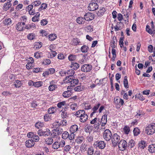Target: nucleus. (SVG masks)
I'll list each match as a JSON object with an SVG mask.
<instances>
[{"mask_svg": "<svg viewBox=\"0 0 155 155\" xmlns=\"http://www.w3.org/2000/svg\"><path fill=\"white\" fill-rule=\"evenodd\" d=\"M146 132L148 135H151L153 134L155 132V124L152 123L149 124L145 129Z\"/></svg>", "mask_w": 155, "mask_h": 155, "instance_id": "1", "label": "nucleus"}, {"mask_svg": "<svg viewBox=\"0 0 155 155\" xmlns=\"http://www.w3.org/2000/svg\"><path fill=\"white\" fill-rule=\"evenodd\" d=\"M111 141L114 146H116L117 144L120 142L121 140L119 135L117 134H114L112 136L111 138Z\"/></svg>", "mask_w": 155, "mask_h": 155, "instance_id": "2", "label": "nucleus"}, {"mask_svg": "<svg viewBox=\"0 0 155 155\" xmlns=\"http://www.w3.org/2000/svg\"><path fill=\"white\" fill-rule=\"evenodd\" d=\"M69 77H66L64 79V82L65 83H70L72 86H74L75 85H77L79 82V80L77 79H74V77L71 78H69Z\"/></svg>", "mask_w": 155, "mask_h": 155, "instance_id": "3", "label": "nucleus"}, {"mask_svg": "<svg viewBox=\"0 0 155 155\" xmlns=\"http://www.w3.org/2000/svg\"><path fill=\"white\" fill-rule=\"evenodd\" d=\"M63 132V130L61 128H57L52 130L51 134V137L52 138H57L58 136L61 134Z\"/></svg>", "mask_w": 155, "mask_h": 155, "instance_id": "4", "label": "nucleus"}, {"mask_svg": "<svg viewBox=\"0 0 155 155\" xmlns=\"http://www.w3.org/2000/svg\"><path fill=\"white\" fill-rule=\"evenodd\" d=\"M119 149L121 151H123L125 150L127 147V143L125 140L122 139L117 145Z\"/></svg>", "mask_w": 155, "mask_h": 155, "instance_id": "5", "label": "nucleus"}, {"mask_svg": "<svg viewBox=\"0 0 155 155\" xmlns=\"http://www.w3.org/2000/svg\"><path fill=\"white\" fill-rule=\"evenodd\" d=\"M75 134L73 133H71L69 134L66 131H64L62 135V138L64 140L68 139L70 140L73 139L74 137Z\"/></svg>", "mask_w": 155, "mask_h": 155, "instance_id": "6", "label": "nucleus"}, {"mask_svg": "<svg viewBox=\"0 0 155 155\" xmlns=\"http://www.w3.org/2000/svg\"><path fill=\"white\" fill-rule=\"evenodd\" d=\"M38 134L40 136H48L51 134V131L48 128L44 130H39L38 131Z\"/></svg>", "mask_w": 155, "mask_h": 155, "instance_id": "7", "label": "nucleus"}, {"mask_svg": "<svg viewBox=\"0 0 155 155\" xmlns=\"http://www.w3.org/2000/svg\"><path fill=\"white\" fill-rule=\"evenodd\" d=\"M112 134L110 130L106 129L104 132L103 137L106 141H109L111 139Z\"/></svg>", "mask_w": 155, "mask_h": 155, "instance_id": "8", "label": "nucleus"}, {"mask_svg": "<svg viewBox=\"0 0 155 155\" xmlns=\"http://www.w3.org/2000/svg\"><path fill=\"white\" fill-rule=\"evenodd\" d=\"M92 69V67L91 64H87L83 65L81 67V71L84 72L90 71Z\"/></svg>", "mask_w": 155, "mask_h": 155, "instance_id": "9", "label": "nucleus"}, {"mask_svg": "<svg viewBox=\"0 0 155 155\" xmlns=\"http://www.w3.org/2000/svg\"><path fill=\"white\" fill-rule=\"evenodd\" d=\"M98 5L97 3L91 2L88 7V9L90 11H94L98 9Z\"/></svg>", "mask_w": 155, "mask_h": 155, "instance_id": "10", "label": "nucleus"}, {"mask_svg": "<svg viewBox=\"0 0 155 155\" xmlns=\"http://www.w3.org/2000/svg\"><path fill=\"white\" fill-rule=\"evenodd\" d=\"M94 16L93 14L91 13H87L84 15V18L87 21H90L94 18Z\"/></svg>", "mask_w": 155, "mask_h": 155, "instance_id": "11", "label": "nucleus"}, {"mask_svg": "<svg viewBox=\"0 0 155 155\" xmlns=\"http://www.w3.org/2000/svg\"><path fill=\"white\" fill-rule=\"evenodd\" d=\"M94 145L97 147H98L100 149H103L105 147V143L102 141H97L94 143Z\"/></svg>", "mask_w": 155, "mask_h": 155, "instance_id": "12", "label": "nucleus"}, {"mask_svg": "<svg viewBox=\"0 0 155 155\" xmlns=\"http://www.w3.org/2000/svg\"><path fill=\"white\" fill-rule=\"evenodd\" d=\"M35 144V142L32 139L27 140L25 143L26 146L28 148L31 147Z\"/></svg>", "mask_w": 155, "mask_h": 155, "instance_id": "13", "label": "nucleus"}, {"mask_svg": "<svg viewBox=\"0 0 155 155\" xmlns=\"http://www.w3.org/2000/svg\"><path fill=\"white\" fill-rule=\"evenodd\" d=\"M79 120L82 123H84L86 121L88 118L87 115L85 113L79 117Z\"/></svg>", "mask_w": 155, "mask_h": 155, "instance_id": "14", "label": "nucleus"}, {"mask_svg": "<svg viewBox=\"0 0 155 155\" xmlns=\"http://www.w3.org/2000/svg\"><path fill=\"white\" fill-rule=\"evenodd\" d=\"M107 122V115L105 114L102 116L101 120V126H104Z\"/></svg>", "mask_w": 155, "mask_h": 155, "instance_id": "15", "label": "nucleus"}, {"mask_svg": "<svg viewBox=\"0 0 155 155\" xmlns=\"http://www.w3.org/2000/svg\"><path fill=\"white\" fill-rule=\"evenodd\" d=\"M89 48L88 46L83 45L81 47V51L83 53H86L89 50Z\"/></svg>", "mask_w": 155, "mask_h": 155, "instance_id": "16", "label": "nucleus"}, {"mask_svg": "<svg viewBox=\"0 0 155 155\" xmlns=\"http://www.w3.org/2000/svg\"><path fill=\"white\" fill-rule=\"evenodd\" d=\"M72 94L71 92L69 90H68L64 92L62 94L64 97L68 98L70 97Z\"/></svg>", "mask_w": 155, "mask_h": 155, "instance_id": "17", "label": "nucleus"}, {"mask_svg": "<svg viewBox=\"0 0 155 155\" xmlns=\"http://www.w3.org/2000/svg\"><path fill=\"white\" fill-rule=\"evenodd\" d=\"M85 113V112L84 110H79L76 112L75 115L77 117H79L81 116L84 114Z\"/></svg>", "mask_w": 155, "mask_h": 155, "instance_id": "18", "label": "nucleus"}, {"mask_svg": "<svg viewBox=\"0 0 155 155\" xmlns=\"http://www.w3.org/2000/svg\"><path fill=\"white\" fill-rule=\"evenodd\" d=\"M85 113V112L84 110H79L76 112L75 115L77 117H79L81 116L84 114Z\"/></svg>", "mask_w": 155, "mask_h": 155, "instance_id": "19", "label": "nucleus"}, {"mask_svg": "<svg viewBox=\"0 0 155 155\" xmlns=\"http://www.w3.org/2000/svg\"><path fill=\"white\" fill-rule=\"evenodd\" d=\"M145 142L143 140H141L138 144V147L141 149H144L146 147Z\"/></svg>", "mask_w": 155, "mask_h": 155, "instance_id": "20", "label": "nucleus"}, {"mask_svg": "<svg viewBox=\"0 0 155 155\" xmlns=\"http://www.w3.org/2000/svg\"><path fill=\"white\" fill-rule=\"evenodd\" d=\"M12 6V4L10 2H7L5 3L3 7V9L5 11L8 10Z\"/></svg>", "mask_w": 155, "mask_h": 155, "instance_id": "21", "label": "nucleus"}, {"mask_svg": "<svg viewBox=\"0 0 155 155\" xmlns=\"http://www.w3.org/2000/svg\"><path fill=\"white\" fill-rule=\"evenodd\" d=\"M74 73V71L73 70H69L67 71V75H68L66 77H69V78H72L73 77V76Z\"/></svg>", "mask_w": 155, "mask_h": 155, "instance_id": "22", "label": "nucleus"}, {"mask_svg": "<svg viewBox=\"0 0 155 155\" xmlns=\"http://www.w3.org/2000/svg\"><path fill=\"white\" fill-rule=\"evenodd\" d=\"M78 130V127L76 125H72L71 127V133H73L74 134V133L77 131Z\"/></svg>", "mask_w": 155, "mask_h": 155, "instance_id": "23", "label": "nucleus"}, {"mask_svg": "<svg viewBox=\"0 0 155 155\" xmlns=\"http://www.w3.org/2000/svg\"><path fill=\"white\" fill-rule=\"evenodd\" d=\"M16 28L19 31H21L23 30L24 27L21 24V23L18 22L16 25Z\"/></svg>", "mask_w": 155, "mask_h": 155, "instance_id": "24", "label": "nucleus"}, {"mask_svg": "<svg viewBox=\"0 0 155 155\" xmlns=\"http://www.w3.org/2000/svg\"><path fill=\"white\" fill-rule=\"evenodd\" d=\"M84 18L81 17H78L77 19V22L79 24H84L85 22Z\"/></svg>", "mask_w": 155, "mask_h": 155, "instance_id": "25", "label": "nucleus"}, {"mask_svg": "<svg viewBox=\"0 0 155 155\" xmlns=\"http://www.w3.org/2000/svg\"><path fill=\"white\" fill-rule=\"evenodd\" d=\"M123 82L124 87L126 88H128L129 86L127 76H124Z\"/></svg>", "mask_w": 155, "mask_h": 155, "instance_id": "26", "label": "nucleus"}, {"mask_svg": "<svg viewBox=\"0 0 155 155\" xmlns=\"http://www.w3.org/2000/svg\"><path fill=\"white\" fill-rule=\"evenodd\" d=\"M149 150L151 153H153L155 152V144H153L150 145L149 147Z\"/></svg>", "mask_w": 155, "mask_h": 155, "instance_id": "27", "label": "nucleus"}, {"mask_svg": "<svg viewBox=\"0 0 155 155\" xmlns=\"http://www.w3.org/2000/svg\"><path fill=\"white\" fill-rule=\"evenodd\" d=\"M60 145L59 142L56 141L53 144L52 147L54 149H57L60 147Z\"/></svg>", "mask_w": 155, "mask_h": 155, "instance_id": "28", "label": "nucleus"}, {"mask_svg": "<svg viewBox=\"0 0 155 155\" xmlns=\"http://www.w3.org/2000/svg\"><path fill=\"white\" fill-rule=\"evenodd\" d=\"M52 137H49L47 138L45 140V141L46 143L48 145H51L53 142V139Z\"/></svg>", "mask_w": 155, "mask_h": 155, "instance_id": "29", "label": "nucleus"}, {"mask_svg": "<svg viewBox=\"0 0 155 155\" xmlns=\"http://www.w3.org/2000/svg\"><path fill=\"white\" fill-rule=\"evenodd\" d=\"M124 131V133L126 134H129L130 129L129 127L127 126H125L123 128Z\"/></svg>", "mask_w": 155, "mask_h": 155, "instance_id": "30", "label": "nucleus"}, {"mask_svg": "<svg viewBox=\"0 0 155 155\" xmlns=\"http://www.w3.org/2000/svg\"><path fill=\"white\" fill-rule=\"evenodd\" d=\"M14 85L16 87H19L22 85L21 82L19 80H16L14 82Z\"/></svg>", "mask_w": 155, "mask_h": 155, "instance_id": "31", "label": "nucleus"}, {"mask_svg": "<svg viewBox=\"0 0 155 155\" xmlns=\"http://www.w3.org/2000/svg\"><path fill=\"white\" fill-rule=\"evenodd\" d=\"M135 142L134 141V140H131L129 142L127 146L129 147L131 149L135 146Z\"/></svg>", "mask_w": 155, "mask_h": 155, "instance_id": "32", "label": "nucleus"}, {"mask_svg": "<svg viewBox=\"0 0 155 155\" xmlns=\"http://www.w3.org/2000/svg\"><path fill=\"white\" fill-rule=\"evenodd\" d=\"M68 58L70 61H74L76 59V55L71 54L68 56Z\"/></svg>", "mask_w": 155, "mask_h": 155, "instance_id": "33", "label": "nucleus"}, {"mask_svg": "<svg viewBox=\"0 0 155 155\" xmlns=\"http://www.w3.org/2000/svg\"><path fill=\"white\" fill-rule=\"evenodd\" d=\"M71 65V67H73L74 69L75 70H77L79 67V64L76 62L72 63Z\"/></svg>", "mask_w": 155, "mask_h": 155, "instance_id": "34", "label": "nucleus"}, {"mask_svg": "<svg viewBox=\"0 0 155 155\" xmlns=\"http://www.w3.org/2000/svg\"><path fill=\"white\" fill-rule=\"evenodd\" d=\"M94 150L93 147H91L88 148L87 150V154L88 155H92L94 153Z\"/></svg>", "mask_w": 155, "mask_h": 155, "instance_id": "35", "label": "nucleus"}, {"mask_svg": "<svg viewBox=\"0 0 155 155\" xmlns=\"http://www.w3.org/2000/svg\"><path fill=\"white\" fill-rule=\"evenodd\" d=\"M35 37V34L33 33L29 34L27 36L28 39L30 40H33L34 39Z\"/></svg>", "mask_w": 155, "mask_h": 155, "instance_id": "36", "label": "nucleus"}, {"mask_svg": "<svg viewBox=\"0 0 155 155\" xmlns=\"http://www.w3.org/2000/svg\"><path fill=\"white\" fill-rule=\"evenodd\" d=\"M134 136H137L140 133V130L137 127L135 128L133 131Z\"/></svg>", "mask_w": 155, "mask_h": 155, "instance_id": "37", "label": "nucleus"}, {"mask_svg": "<svg viewBox=\"0 0 155 155\" xmlns=\"http://www.w3.org/2000/svg\"><path fill=\"white\" fill-rule=\"evenodd\" d=\"M83 90V86L81 85L77 86L75 87L74 90L76 91H81Z\"/></svg>", "mask_w": 155, "mask_h": 155, "instance_id": "38", "label": "nucleus"}, {"mask_svg": "<svg viewBox=\"0 0 155 155\" xmlns=\"http://www.w3.org/2000/svg\"><path fill=\"white\" fill-rule=\"evenodd\" d=\"M44 125V124L43 123L38 122H37L35 124V127L38 129H39L40 127H42Z\"/></svg>", "mask_w": 155, "mask_h": 155, "instance_id": "39", "label": "nucleus"}, {"mask_svg": "<svg viewBox=\"0 0 155 155\" xmlns=\"http://www.w3.org/2000/svg\"><path fill=\"white\" fill-rule=\"evenodd\" d=\"M56 107H51L48 110V113L49 114H52L54 113Z\"/></svg>", "mask_w": 155, "mask_h": 155, "instance_id": "40", "label": "nucleus"}, {"mask_svg": "<svg viewBox=\"0 0 155 155\" xmlns=\"http://www.w3.org/2000/svg\"><path fill=\"white\" fill-rule=\"evenodd\" d=\"M80 42V41L78 38H74L72 42V45H77Z\"/></svg>", "mask_w": 155, "mask_h": 155, "instance_id": "41", "label": "nucleus"}, {"mask_svg": "<svg viewBox=\"0 0 155 155\" xmlns=\"http://www.w3.org/2000/svg\"><path fill=\"white\" fill-rule=\"evenodd\" d=\"M60 126V124L58 121H55L53 124V126L54 127L56 128V129L59 128V127Z\"/></svg>", "mask_w": 155, "mask_h": 155, "instance_id": "42", "label": "nucleus"}, {"mask_svg": "<svg viewBox=\"0 0 155 155\" xmlns=\"http://www.w3.org/2000/svg\"><path fill=\"white\" fill-rule=\"evenodd\" d=\"M42 82L41 81L35 82L34 86L36 87H38L41 86L42 85Z\"/></svg>", "mask_w": 155, "mask_h": 155, "instance_id": "43", "label": "nucleus"}, {"mask_svg": "<svg viewBox=\"0 0 155 155\" xmlns=\"http://www.w3.org/2000/svg\"><path fill=\"white\" fill-rule=\"evenodd\" d=\"M70 108L72 110H76L78 108V105L77 104H72L70 106Z\"/></svg>", "mask_w": 155, "mask_h": 155, "instance_id": "44", "label": "nucleus"}, {"mask_svg": "<svg viewBox=\"0 0 155 155\" xmlns=\"http://www.w3.org/2000/svg\"><path fill=\"white\" fill-rule=\"evenodd\" d=\"M120 98L116 99L115 98H114V103L117 105V107H118L119 108L120 107V104H119L120 103Z\"/></svg>", "mask_w": 155, "mask_h": 155, "instance_id": "45", "label": "nucleus"}, {"mask_svg": "<svg viewBox=\"0 0 155 155\" xmlns=\"http://www.w3.org/2000/svg\"><path fill=\"white\" fill-rule=\"evenodd\" d=\"M66 101H65L59 102L57 104V106L59 108H61L63 106H64L66 104Z\"/></svg>", "mask_w": 155, "mask_h": 155, "instance_id": "46", "label": "nucleus"}, {"mask_svg": "<svg viewBox=\"0 0 155 155\" xmlns=\"http://www.w3.org/2000/svg\"><path fill=\"white\" fill-rule=\"evenodd\" d=\"M100 122L99 119L97 118H94L93 120L91 121L90 123L91 124H95L96 123Z\"/></svg>", "mask_w": 155, "mask_h": 155, "instance_id": "47", "label": "nucleus"}, {"mask_svg": "<svg viewBox=\"0 0 155 155\" xmlns=\"http://www.w3.org/2000/svg\"><path fill=\"white\" fill-rule=\"evenodd\" d=\"M49 40L51 41L54 40L56 38V36L55 34H52L49 36Z\"/></svg>", "mask_w": 155, "mask_h": 155, "instance_id": "48", "label": "nucleus"}, {"mask_svg": "<svg viewBox=\"0 0 155 155\" xmlns=\"http://www.w3.org/2000/svg\"><path fill=\"white\" fill-rule=\"evenodd\" d=\"M100 105L101 104L100 103H98L97 104H96L92 109V110H93V111L96 113V111L97 110Z\"/></svg>", "mask_w": 155, "mask_h": 155, "instance_id": "49", "label": "nucleus"}, {"mask_svg": "<svg viewBox=\"0 0 155 155\" xmlns=\"http://www.w3.org/2000/svg\"><path fill=\"white\" fill-rule=\"evenodd\" d=\"M47 7V5L45 3H43L41 4L40 7L38 9V11H40L42 10V8H43V9H45Z\"/></svg>", "mask_w": 155, "mask_h": 155, "instance_id": "50", "label": "nucleus"}, {"mask_svg": "<svg viewBox=\"0 0 155 155\" xmlns=\"http://www.w3.org/2000/svg\"><path fill=\"white\" fill-rule=\"evenodd\" d=\"M51 63V61L49 59H44L42 62V64L45 65H49Z\"/></svg>", "mask_w": 155, "mask_h": 155, "instance_id": "51", "label": "nucleus"}, {"mask_svg": "<svg viewBox=\"0 0 155 155\" xmlns=\"http://www.w3.org/2000/svg\"><path fill=\"white\" fill-rule=\"evenodd\" d=\"M149 25H147L146 27V30L149 33L152 34L153 33V31L150 28Z\"/></svg>", "mask_w": 155, "mask_h": 155, "instance_id": "52", "label": "nucleus"}, {"mask_svg": "<svg viewBox=\"0 0 155 155\" xmlns=\"http://www.w3.org/2000/svg\"><path fill=\"white\" fill-rule=\"evenodd\" d=\"M57 88V85H51L49 86L48 89L50 91H53L55 88Z\"/></svg>", "mask_w": 155, "mask_h": 155, "instance_id": "53", "label": "nucleus"}, {"mask_svg": "<svg viewBox=\"0 0 155 155\" xmlns=\"http://www.w3.org/2000/svg\"><path fill=\"white\" fill-rule=\"evenodd\" d=\"M106 10L105 8H104V7H102L101 8L100 10L98 11V13L99 14V15L100 14L101 15H103L104 14V13L105 12Z\"/></svg>", "mask_w": 155, "mask_h": 155, "instance_id": "54", "label": "nucleus"}, {"mask_svg": "<svg viewBox=\"0 0 155 155\" xmlns=\"http://www.w3.org/2000/svg\"><path fill=\"white\" fill-rule=\"evenodd\" d=\"M71 148V147L70 145H66L64 147V151L65 152H68L69 151Z\"/></svg>", "mask_w": 155, "mask_h": 155, "instance_id": "55", "label": "nucleus"}, {"mask_svg": "<svg viewBox=\"0 0 155 155\" xmlns=\"http://www.w3.org/2000/svg\"><path fill=\"white\" fill-rule=\"evenodd\" d=\"M11 20L10 18L6 19L4 21V23L5 25H10L11 24Z\"/></svg>", "mask_w": 155, "mask_h": 155, "instance_id": "56", "label": "nucleus"}, {"mask_svg": "<svg viewBox=\"0 0 155 155\" xmlns=\"http://www.w3.org/2000/svg\"><path fill=\"white\" fill-rule=\"evenodd\" d=\"M93 27L91 25H88L87 27V31L89 32H92L93 31Z\"/></svg>", "mask_w": 155, "mask_h": 155, "instance_id": "57", "label": "nucleus"}, {"mask_svg": "<svg viewBox=\"0 0 155 155\" xmlns=\"http://www.w3.org/2000/svg\"><path fill=\"white\" fill-rule=\"evenodd\" d=\"M136 97H137L141 101H143L145 99L144 97L140 94H139L137 95H136Z\"/></svg>", "mask_w": 155, "mask_h": 155, "instance_id": "58", "label": "nucleus"}, {"mask_svg": "<svg viewBox=\"0 0 155 155\" xmlns=\"http://www.w3.org/2000/svg\"><path fill=\"white\" fill-rule=\"evenodd\" d=\"M42 69L41 68H35L33 70V72L36 73L38 72L42 71Z\"/></svg>", "mask_w": 155, "mask_h": 155, "instance_id": "59", "label": "nucleus"}, {"mask_svg": "<svg viewBox=\"0 0 155 155\" xmlns=\"http://www.w3.org/2000/svg\"><path fill=\"white\" fill-rule=\"evenodd\" d=\"M91 127L89 126H86L84 128L85 131L87 133L90 132V131L91 130Z\"/></svg>", "mask_w": 155, "mask_h": 155, "instance_id": "60", "label": "nucleus"}, {"mask_svg": "<svg viewBox=\"0 0 155 155\" xmlns=\"http://www.w3.org/2000/svg\"><path fill=\"white\" fill-rule=\"evenodd\" d=\"M33 5H34L35 6H38L41 4V2L39 1H36L33 2Z\"/></svg>", "mask_w": 155, "mask_h": 155, "instance_id": "61", "label": "nucleus"}, {"mask_svg": "<svg viewBox=\"0 0 155 155\" xmlns=\"http://www.w3.org/2000/svg\"><path fill=\"white\" fill-rule=\"evenodd\" d=\"M40 23L41 25L44 26L47 24L48 21L46 19H44L41 20Z\"/></svg>", "mask_w": 155, "mask_h": 155, "instance_id": "62", "label": "nucleus"}, {"mask_svg": "<svg viewBox=\"0 0 155 155\" xmlns=\"http://www.w3.org/2000/svg\"><path fill=\"white\" fill-rule=\"evenodd\" d=\"M50 118V116L48 114H46L44 116V119L46 121H48Z\"/></svg>", "mask_w": 155, "mask_h": 155, "instance_id": "63", "label": "nucleus"}, {"mask_svg": "<svg viewBox=\"0 0 155 155\" xmlns=\"http://www.w3.org/2000/svg\"><path fill=\"white\" fill-rule=\"evenodd\" d=\"M117 18L119 21H121L123 18L122 15L120 13L118 14Z\"/></svg>", "mask_w": 155, "mask_h": 155, "instance_id": "64", "label": "nucleus"}]
</instances>
